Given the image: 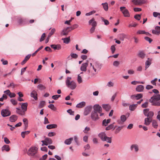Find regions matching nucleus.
Masks as SVG:
<instances>
[{
  "mask_svg": "<svg viewBox=\"0 0 160 160\" xmlns=\"http://www.w3.org/2000/svg\"><path fill=\"white\" fill-rule=\"evenodd\" d=\"M45 138L47 145L48 144H50L52 143V141L51 138Z\"/></svg>",
  "mask_w": 160,
  "mask_h": 160,
  "instance_id": "nucleus-41",
  "label": "nucleus"
},
{
  "mask_svg": "<svg viewBox=\"0 0 160 160\" xmlns=\"http://www.w3.org/2000/svg\"><path fill=\"white\" fill-rule=\"evenodd\" d=\"M70 28V27H68L63 29L61 32V35L67 36L68 34V33L71 31V30H69V29Z\"/></svg>",
  "mask_w": 160,
  "mask_h": 160,
  "instance_id": "nucleus-13",
  "label": "nucleus"
},
{
  "mask_svg": "<svg viewBox=\"0 0 160 160\" xmlns=\"http://www.w3.org/2000/svg\"><path fill=\"white\" fill-rule=\"evenodd\" d=\"M67 112L71 115H74V111H72L71 109H69L67 111Z\"/></svg>",
  "mask_w": 160,
  "mask_h": 160,
  "instance_id": "nucleus-63",
  "label": "nucleus"
},
{
  "mask_svg": "<svg viewBox=\"0 0 160 160\" xmlns=\"http://www.w3.org/2000/svg\"><path fill=\"white\" fill-rule=\"evenodd\" d=\"M134 18L135 19L139 20L141 19V15L140 14L136 15L134 16Z\"/></svg>",
  "mask_w": 160,
  "mask_h": 160,
  "instance_id": "nucleus-57",
  "label": "nucleus"
},
{
  "mask_svg": "<svg viewBox=\"0 0 160 160\" xmlns=\"http://www.w3.org/2000/svg\"><path fill=\"white\" fill-rule=\"evenodd\" d=\"M149 108L144 109L143 110V114L145 116L152 119V118L154 115V113L152 111H149Z\"/></svg>",
  "mask_w": 160,
  "mask_h": 160,
  "instance_id": "nucleus-6",
  "label": "nucleus"
},
{
  "mask_svg": "<svg viewBox=\"0 0 160 160\" xmlns=\"http://www.w3.org/2000/svg\"><path fill=\"white\" fill-rule=\"evenodd\" d=\"M77 81L79 83H81L82 82V78L79 75H78Z\"/></svg>",
  "mask_w": 160,
  "mask_h": 160,
  "instance_id": "nucleus-55",
  "label": "nucleus"
},
{
  "mask_svg": "<svg viewBox=\"0 0 160 160\" xmlns=\"http://www.w3.org/2000/svg\"><path fill=\"white\" fill-rule=\"evenodd\" d=\"M21 104V108L22 110L25 112L27 110V108L28 105V103L27 102H26L22 103Z\"/></svg>",
  "mask_w": 160,
  "mask_h": 160,
  "instance_id": "nucleus-17",
  "label": "nucleus"
},
{
  "mask_svg": "<svg viewBox=\"0 0 160 160\" xmlns=\"http://www.w3.org/2000/svg\"><path fill=\"white\" fill-rule=\"evenodd\" d=\"M123 127H118L116 130L115 133L116 134H117L121 131V130L122 128Z\"/></svg>",
  "mask_w": 160,
  "mask_h": 160,
  "instance_id": "nucleus-47",
  "label": "nucleus"
},
{
  "mask_svg": "<svg viewBox=\"0 0 160 160\" xmlns=\"http://www.w3.org/2000/svg\"><path fill=\"white\" fill-rule=\"evenodd\" d=\"M144 89V87L142 85H139L136 88V90L138 92H142Z\"/></svg>",
  "mask_w": 160,
  "mask_h": 160,
  "instance_id": "nucleus-24",
  "label": "nucleus"
},
{
  "mask_svg": "<svg viewBox=\"0 0 160 160\" xmlns=\"http://www.w3.org/2000/svg\"><path fill=\"white\" fill-rule=\"evenodd\" d=\"M38 149L36 147H31L28 150L27 154L29 156H33L37 153Z\"/></svg>",
  "mask_w": 160,
  "mask_h": 160,
  "instance_id": "nucleus-5",
  "label": "nucleus"
},
{
  "mask_svg": "<svg viewBox=\"0 0 160 160\" xmlns=\"http://www.w3.org/2000/svg\"><path fill=\"white\" fill-rule=\"evenodd\" d=\"M130 148L132 151L133 150V149H134L135 151L136 152H138L139 149L138 146L137 144H133L132 145Z\"/></svg>",
  "mask_w": 160,
  "mask_h": 160,
  "instance_id": "nucleus-18",
  "label": "nucleus"
},
{
  "mask_svg": "<svg viewBox=\"0 0 160 160\" xmlns=\"http://www.w3.org/2000/svg\"><path fill=\"white\" fill-rule=\"evenodd\" d=\"M146 0H133L132 2L135 5H141L145 3Z\"/></svg>",
  "mask_w": 160,
  "mask_h": 160,
  "instance_id": "nucleus-11",
  "label": "nucleus"
},
{
  "mask_svg": "<svg viewBox=\"0 0 160 160\" xmlns=\"http://www.w3.org/2000/svg\"><path fill=\"white\" fill-rule=\"evenodd\" d=\"M45 101H42L40 102L39 107V108H42L44 107V106L45 105Z\"/></svg>",
  "mask_w": 160,
  "mask_h": 160,
  "instance_id": "nucleus-48",
  "label": "nucleus"
},
{
  "mask_svg": "<svg viewBox=\"0 0 160 160\" xmlns=\"http://www.w3.org/2000/svg\"><path fill=\"white\" fill-rule=\"evenodd\" d=\"M23 122L25 124V129H26L28 126V121L27 118H25L23 119Z\"/></svg>",
  "mask_w": 160,
  "mask_h": 160,
  "instance_id": "nucleus-38",
  "label": "nucleus"
},
{
  "mask_svg": "<svg viewBox=\"0 0 160 160\" xmlns=\"http://www.w3.org/2000/svg\"><path fill=\"white\" fill-rule=\"evenodd\" d=\"M120 11L123 13L124 16L125 17H129L130 14L128 9H126L125 7H121L120 8Z\"/></svg>",
  "mask_w": 160,
  "mask_h": 160,
  "instance_id": "nucleus-7",
  "label": "nucleus"
},
{
  "mask_svg": "<svg viewBox=\"0 0 160 160\" xmlns=\"http://www.w3.org/2000/svg\"><path fill=\"white\" fill-rule=\"evenodd\" d=\"M90 69L88 70V72L91 73V76H94L97 74L98 72L100 70L102 67V64L98 61H96L93 63H90Z\"/></svg>",
  "mask_w": 160,
  "mask_h": 160,
  "instance_id": "nucleus-1",
  "label": "nucleus"
},
{
  "mask_svg": "<svg viewBox=\"0 0 160 160\" xmlns=\"http://www.w3.org/2000/svg\"><path fill=\"white\" fill-rule=\"evenodd\" d=\"M4 141L6 143L8 144L10 143V141L6 137L4 138Z\"/></svg>",
  "mask_w": 160,
  "mask_h": 160,
  "instance_id": "nucleus-64",
  "label": "nucleus"
},
{
  "mask_svg": "<svg viewBox=\"0 0 160 160\" xmlns=\"http://www.w3.org/2000/svg\"><path fill=\"white\" fill-rule=\"evenodd\" d=\"M30 132V131H28L25 132H21V135L23 138H24L26 135L28 134Z\"/></svg>",
  "mask_w": 160,
  "mask_h": 160,
  "instance_id": "nucleus-34",
  "label": "nucleus"
},
{
  "mask_svg": "<svg viewBox=\"0 0 160 160\" xmlns=\"http://www.w3.org/2000/svg\"><path fill=\"white\" fill-rule=\"evenodd\" d=\"M107 86L109 87H113L114 86V83L110 81L108 83Z\"/></svg>",
  "mask_w": 160,
  "mask_h": 160,
  "instance_id": "nucleus-56",
  "label": "nucleus"
},
{
  "mask_svg": "<svg viewBox=\"0 0 160 160\" xmlns=\"http://www.w3.org/2000/svg\"><path fill=\"white\" fill-rule=\"evenodd\" d=\"M98 137L103 141H106L109 143L112 142L111 138L107 137L106 134L104 132L100 133L98 134Z\"/></svg>",
  "mask_w": 160,
  "mask_h": 160,
  "instance_id": "nucleus-4",
  "label": "nucleus"
},
{
  "mask_svg": "<svg viewBox=\"0 0 160 160\" xmlns=\"http://www.w3.org/2000/svg\"><path fill=\"white\" fill-rule=\"evenodd\" d=\"M152 119L148 118H145L144 120V124L146 125H149L152 122Z\"/></svg>",
  "mask_w": 160,
  "mask_h": 160,
  "instance_id": "nucleus-21",
  "label": "nucleus"
},
{
  "mask_svg": "<svg viewBox=\"0 0 160 160\" xmlns=\"http://www.w3.org/2000/svg\"><path fill=\"white\" fill-rule=\"evenodd\" d=\"M137 104H132L129 106V109L131 111H134L137 107Z\"/></svg>",
  "mask_w": 160,
  "mask_h": 160,
  "instance_id": "nucleus-35",
  "label": "nucleus"
},
{
  "mask_svg": "<svg viewBox=\"0 0 160 160\" xmlns=\"http://www.w3.org/2000/svg\"><path fill=\"white\" fill-rule=\"evenodd\" d=\"M9 147L8 145H5L2 147V151L5 150L8 152L10 150Z\"/></svg>",
  "mask_w": 160,
  "mask_h": 160,
  "instance_id": "nucleus-28",
  "label": "nucleus"
},
{
  "mask_svg": "<svg viewBox=\"0 0 160 160\" xmlns=\"http://www.w3.org/2000/svg\"><path fill=\"white\" fill-rule=\"evenodd\" d=\"M155 94L151 98L149 101L152 103L153 106H160V94H159L158 91L156 89L152 90Z\"/></svg>",
  "mask_w": 160,
  "mask_h": 160,
  "instance_id": "nucleus-2",
  "label": "nucleus"
},
{
  "mask_svg": "<svg viewBox=\"0 0 160 160\" xmlns=\"http://www.w3.org/2000/svg\"><path fill=\"white\" fill-rule=\"evenodd\" d=\"M16 112L21 115H25V113L23 110H21L20 109L18 108H16Z\"/></svg>",
  "mask_w": 160,
  "mask_h": 160,
  "instance_id": "nucleus-27",
  "label": "nucleus"
},
{
  "mask_svg": "<svg viewBox=\"0 0 160 160\" xmlns=\"http://www.w3.org/2000/svg\"><path fill=\"white\" fill-rule=\"evenodd\" d=\"M37 95V92L35 91H33L31 94V96L33 97L35 100H37L38 99Z\"/></svg>",
  "mask_w": 160,
  "mask_h": 160,
  "instance_id": "nucleus-26",
  "label": "nucleus"
},
{
  "mask_svg": "<svg viewBox=\"0 0 160 160\" xmlns=\"http://www.w3.org/2000/svg\"><path fill=\"white\" fill-rule=\"evenodd\" d=\"M62 40H63V42L66 44L68 43L70 41V37L66 38H62Z\"/></svg>",
  "mask_w": 160,
  "mask_h": 160,
  "instance_id": "nucleus-32",
  "label": "nucleus"
},
{
  "mask_svg": "<svg viewBox=\"0 0 160 160\" xmlns=\"http://www.w3.org/2000/svg\"><path fill=\"white\" fill-rule=\"evenodd\" d=\"M71 78V77H67L66 81V84L67 87L70 88L71 89L73 90L76 87L77 84L73 81H70Z\"/></svg>",
  "mask_w": 160,
  "mask_h": 160,
  "instance_id": "nucleus-3",
  "label": "nucleus"
},
{
  "mask_svg": "<svg viewBox=\"0 0 160 160\" xmlns=\"http://www.w3.org/2000/svg\"><path fill=\"white\" fill-rule=\"evenodd\" d=\"M114 123L112 124L107 127L106 128V130H109L113 128L114 127Z\"/></svg>",
  "mask_w": 160,
  "mask_h": 160,
  "instance_id": "nucleus-43",
  "label": "nucleus"
},
{
  "mask_svg": "<svg viewBox=\"0 0 160 160\" xmlns=\"http://www.w3.org/2000/svg\"><path fill=\"white\" fill-rule=\"evenodd\" d=\"M144 39L146 41H148L149 43H151L152 41V39L147 37H145Z\"/></svg>",
  "mask_w": 160,
  "mask_h": 160,
  "instance_id": "nucleus-54",
  "label": "nucleus"
},
{
  "mask_svg": "<svg viewBox=\"0 0 160 160\" xmlns=\"http://www.w3.org/2000/svg\"><path fill=\"white\" fill-rule=\"evenodd\" d=\"M120 64V62L118 61H115L113 62V65L115 67H118Z\"/></svg>",
  "mask_w": 160,
  "mask_h": 160,
  "instance_id": "nucleus-53",
  "label": "nucleus"
},
{
  "mask_svg": "<svg viewBox=\"0 0 160 160\" xmlns=\"http://www.w3.org/2000/svg\"><path fill=\"white\" fill-rule=\"evenodd\" d=\"M31 56V54H28L27 55L25 58L21 62V64L23 65L25 64L26 62L29 60Z\"/></svg>",
  "mask_w": 160,
  "mask_h": 160,
  "instance_id": "nucleus-20",
  "label": "nucleus"
},
{
  "mask_svg": "<svg viewBox=\"0 0 160 160\" xmlns=\"http://www.w3.org/2000/svg\"><path fill=\"white\" fill-rule=\"evenodd\" d=\"M101 19L104 22V24L105 25H108V24H109V22H108V21L106 20V19H105L103 18L102 17L101 18Z\"/></svg>",
  "mask_w": 160,
  "mask_h": 160,
  "instance_id": "nucleus-51",
  "label": "nucleus"
},
{
  "mask_svg": "<svg viewBox=\"0 0 160 160\" xmlns=\"http://www.w3.org/2000/svg\"><path fill=\"white\" fill-rule=\"evenodd\" d=\"M1 114L3 117H5L10 116L11 112L8 110L3 109L1 111Z\"/></svg>",
  "mask_w": 160,
  "mask_h": 160,
  "instance_id": "nucleus-10",
  "label": "nucleus"
},
{
  "mask_svg": "<svg viewBox=\"0 0 160 160\" xmlns=\"http://www.w3.org/2000/svg\"><path fill=\"white\" fill-rule=\"evenodd\" d=\"M72 140L73 138H70L69 139H66L64 142V143L66 144L69 145L71 143L72 141Z\"/></svg>",
  "mask_w": 160,
  "mask_h": 160,
  "instance_id": "nucleus-31",
  "label": "nucleus"
},
{
  "mask_svg": "<svg viewBox=\"0 0 160 160\" xmlns=\"http://www.w3.org/2000/svg\"><path fill=\"white\" fill-rule=\"evenodd\" d=\"M98 113L95 111H92L91 114V118L94 121H96L99 119Z\"/></svg>",
  "mask_w": 160,
  "mask_h": 160,
  "instance_id": "nucleus-8",
  "label": "nucleus"
},
{
  "mask_svg": "<svg viewBox=\"0 0 160 160\" xmlns=\"http://www.w3.org/2000/svg\"><path fill=\"white\" fill-rule=\"evenodd\" d=\"M18 117L15 115H12L10 117V121L12 122H15L17 120Z\"/></svg>",
  "mask_w": 160,
  "mask_h": 160,
  "instance_id": "nucleus-22",
  "label": "nucleus"
},
{
  "mask_svg": "<svg viewBox=\"0 0 160 160\" xmlns=\"http://www.w3.org/2000/svg\"><path fill=\"white\" fill-rule=\"evenodd\" d=\"M48 107L50 108L52 110L55 111L56 110V108L54 107V105L52 104H50L48 106Z\"/></svg>",
  "mask_w": 160,
  "mask_h": 160,
  "instance_id": "nucleus-46",
  "label": "nucleus"
},
{
  "mask_svg": "<svg viewBox=\"0 0 160 160\" xmlns=\"http://www.w3.org/2000/svg\"><path fill=\"white\" fill-rule=\"evenodd\" d=\"M86 105V102H82L77 104L76 107L78 108H81L84 107Z\"/></svg>",
  "mask_w": 160,
  "mask_h": 160,
  "instance_id": "nucleus-25",
  "label": "nucleus"
},
{
  "mask_svg": "<svg viewBox=\"0 0 160 160\" xmlns=\"http://www.w3.org/2000/svg\"><path fill=\"white\" fill-rule=\"evenodd\" d=\"M78 25L77 24H75L73 25L72 27H70V28H71L72 30L74 29L75 28H76L78 27Z\"/></svg>",
  "mask_w": 160,
  "mask_h": 160,
  "instance_id": "nucleus-61",
  "label": "nucleus"
},
{
  "mask_svg": "<svg viewBox=\"0 0 160 160\" xmlns=\"http://www.w3.org/2000/svg\"><path fill=\"white\" fill-rule=\"evenodd\" d=\"M37 88L41 90L45 89L46 88L45 86L42 84H40L37 86Z\"/></svg>",
  "mask_w": 160,
  "mask_h": 160,
  "instance_id": "nucleus-36",
  "label": "nucleus"
},
{
  "mask_svg": "<svg viewBox=\"0 0 160 160\" xmlns=\"http://www.w3.org/2000/svg\"><path fill=\"white\" fill-rule=\"evenodd\" d=\"M152 125L153 127L155 128H157L158 125L156 121L153 120L152 121Z\"/></svg>",
  "mask_w": 160,
  "mask_h": 160,
  "instance_id": "nucleus-44",
  "label": "nucleus"
},
{
  "mask_svg": "<svg viewBox=\"0 0 160 160\" xmlns=\"http://www.w3.org/2000/svg\"><path fill=\"white\" fill-rule=\"evenodd\" d=\"M94 111L98 113H101L102 112V108L98 104L95 105L93 106Z\"/></svg>",
  "mask_w": 160,
  "mask_h": 160,
  "instance_id": "nucleus-9",
  "label": "nucleus"
},
{
  "mask_svg": "<svg viewBox=\"0 0 160 160\" xmlns=\"http://www.w3.org/2000/svg\"><path fill=\"white\" fill-rule=\"evenodd\" d=\"M102 5L103 6V8L104 10L106 11H107L108 9V4L107 2L105 3H102Z\"/></svg>",
  "mask_w": 160,
  "mask_h": 160,
  "instance_id": "nucleus-37",
  "label": "nucleus"
},
{
  "mask_svg": "<svg viewBox=\"0 0 160 160\" xmlns=\"http://www.w3.org/2000/svg\"><path fill=\"white\" fill-rule=\"evenodd\" d=\"M70 55L72 58L76 59L78 58V55L76 54L71 53Z\"/></svg>",
  "mask_w": 160,
  "mask_h": 160,
  "instance_id": "nucleus-52",
  "label": "nucleus"
},
{
  "mask_svg": "<svg viewBox=\"0 0 160 160\" xmlns=\"http://www.w3.org/2000/svg\"><path fill=\"white\" fill-rule=\"evenodd\" d=\"M90 130V128L89 127H86L84 130L83 131V132L86 134L88 133V132Z\"/></svg>",
  "mask_w": 160,
  "mask_h": 160,
  "instance_id": "nucleus-49",
  "label": "nucleus"
},
{
  "mask_svg": "<svg viewBox=\"0 0 160 160\" xmlns=\"http://www.w3.org/2000/svg\"><path fill=\"white\" fill-rule=\"evenodd\" d=\"M57 127V125L55 124H52L48 125L47 126V128L48 129H51L52 128H56Z\"/></svg>",
  "mask_w": 160,
  "mask_h": 160,
  "instance_id": "nucleus-29",
  "label": "nucleus"
},
{
  "mask_svg": "<svg viewBox=\"0 0 160 160\" xmlns=\"http://www.w3.org/2000/svg\"><path fill=\"white\" fill-rule=\"evenodd\" d=\"M45 37H46L45 33H43L42 34V35L41 36V37L40 38V42H41L43 41L44 40Z\"/></svg>",
  "mask_w": 160,
  "mask_h": 160,
  "instance_id": "nucleus-50",
  "label": "nucleus"
},
{
  "mask_svg": "<svg viewBox=\"0 0 160 160\" xmlns=\"http://www.w3.org/2000/svg\"><path fill=\"white\" fill-rule=\"evenodd\" d=\"M152 33L159 35L160 34V27L157 26L155 27V29L152 30Z\"/></svg>",
  "mask_w": 160,
  "mask_h": 160,
  "instance_id": "nucleus-14",
  "label": "nucleus"
},
{
  "mask_svg": "<svg viewBox=\"0 0 160 160\" xmlns=\"http://www.w3.org/2000/svg\"><path fill=\"white\" fill-rule=\"evenodd\" d=\"M142 93L138 94L136 95V99L137 100L139 99L142 97Z\"/></svg>",
  "mask_w": 160,
  "mask_h": 160,
  "instance_id": "nucleus-45",
  "label": "nucleus"
},
{
  "mask_svg": "<svg viewBox=\"0 0 160 160\" xmlns=\"http://www.w3.org/2000/svg\"><path fill=\"white\" fill-rule=\"evenodd\" d=\"M126 35L124 33L120 34L118 35V37L120 40L123 41L126 37Z\"/></svg>",
  "mask_w": 160,
  "mask_h": 160,
  "instance_id": "nucleus-30",
  "label": "nucleus"
},
{
  "mask_svg": "<svg viewBox=\"0 0 160 160\" xmlns=\"http://www.w3.org/2000/svg\"><path fill=\"white\" fill-rule=\"evenodd\" d=\"M145 31L144 30H139L137 31V33L138 34H145Z\"/></svg>",
  "mask_w": 160,
  "mask_h": 160,
  "instance_id": "nucleus-58",
  "label": "nucleus"
},
{
  "mask_svg": "<svg viewBox=\"0 0 160 160\" xmlns=\"http://www.w3.org/2000/svg\"><path fill=\"white\" fill-rule=\"evenodd\" d=\"M102 107L104 109L107 111H109L111 108L110 106L108 104L103 105Z\"/></svg>",
  "mask_w": 160,
  "mask_h": 160,
  "instance_id": "nucleus-33",
  "label": "nucleus"
},
{
  "mask_svg": "<svg viewBox=\"0 0 160 160\" xmlns=\"http://www.w3.org/2000/svg\"><path fill=\"white\" fill-rule=\"evenodd\" d=\"M26 22V19L22 18H19L18 19V22L19 24L24 23Z\"/></svg>",
  "mask_w": 160,
  "mask_h": 160,
  "instance_id": "nucleus-40",
  "label": "nucleus"
},
{
  "mask_svg": "<svg viewBox=\"0 0 160 160\" xmlns=\"http://www.w3.org/2000/svg\"><path fill=\"white\" fill-rule=\"evenodd\" d=\"M153 15L154 17H158V18L160 19V13L154 12L153 13Z\"/></svg>",
  "mask_w": 160,
  "mask_h": 160,
  "instance_id": "nucleus-42",
  "label": "nucleus"
},
{
  "mask_svg": "<svg viewBox=\"0 0 160 160\" xmlns=\"http://www.w3.org/2000/svg\"><path fill=\"white\" fill-rule=\"evenodd\" d=\"M138 56L140 58L143 59L145 56V54L142 52H141L138 54Z\"/></svg>",
  "mask_w": 160,
  "mask_h": 160,
  "instance_id": "nucleus-39",
  "label": "nucleus"
},
{
  "mask_svg": "<svg viewBox=\"0 0 160 160\" xmlns=\"http://www.w3.org/2000/svg\"><path fill=\"white\" fill-rule=\"evenodd\" d=\"M152 59V58H148V60H147L145 62V69L146 70L149 66L151 65V62Z\"/></svg>",
  "mask_w": 160,
  "mask_h": 160,
  "instance_id": "nucleus-16",
  "label": "nucleus"
},
{
  "mask_svg": "<svg viewBox=\"0 0 160 160\" xmlns=\"http://www.w3.org/2000/svg\"><path fill=\"white\" fill-rule=\"evenodd\" d=\"M89 24H91L92 27H95L97 26V22L95 21L93 18L89 21Z\"/></svg>",
  "mask_w": 160,
  "mask_h": 160,
  "instance_id": "nucleus-19",
  "label": "nucleus"
},
{
  "mask_svg": "<svg viewBox=\"0 0 160 160\" xmlns=\"http://www.w3.org/2000/svg\"><path fill=\"white\" fill-rule=\"evenodd\" d=\"M96 12V11L93 10L92 11L88 13H86L85 14L86 16H90L92 15V14H94Z\"/></svg>",
  "mask_w": 160,
  "mask_h": 160,
  "instance_id": "nucleus-59",
  "label": "nucleus"
},
{
  "mask_svg": "<svg viewBox=\"0 0 160 160\" xmlns=\"http://www.w3.org/2000/svg\"><path fill=\"white\" fill-rule=\"evenodd\" d=\"M92 109V107L91 106H88L85 108L84 112V115H87L89 114Z\"/></svg>",
  "mask_w": 160,
  "mask_h": 160,
  "instance_id": "nucleus-12",
  "label": "nucleus"
},
{
  "mask_svg": "<svg viewBox=\"0 0 160 160\" xmlns=\"http://www.w3.org/2000/svg\"><path fill=\"white\" fill-rule=\"evenodd\" d=\"M51 47L54 49V50L57 49V50H60L61 48V46L60 45L58 44V45H51Z\"/></svg>",
  "mask_w": 160,
  "mask_h": 160,
  "instance_id": "nucleus-23",
  "label": "nucleus"
},
{
  "mask_svg": "<svg viewBox=\"0 0 160 160\" xmlns=\"http://www.w3.org/2000/svg\"><path fill=\"white\" fill-rule=\"evenodd\" d=\"M148 102H146L142 105V107L143 108H146L148 107Z\"/></svg>",
  "mask_w": 160,
  "mask_h": 160,
  "instance_id": "nucleus-62",
  "label": "nucleus"
},
{
  "mask_svg": "<svg viewBox=\"0 0 160 160\" xmlns=\"http://www.w3.org/2000/svg\"><path fill=\"white\" fill-rule=\"evenodd\" d=\"M88 65V62L83 63L81 67V70L82 71H86L87 70V68Z\"/></svg>",
  "mask_w": 160,
  "mask_h": 160,
  "instance_id": "nucleus-15",
  "label": "nucleus"
},
{
  "mask_svg": "<svg viewBox=\"0 0 160 160\" xmlns=\"http://www.w3.org/2000/svg\"><path fill=\"white\" fill-rule=\"evenodd\" d=\"M121 119L122 122H125L126 119V118L125 116L124 115H122L121 116Z\"/></svg>",
  "mask_w": 160,
  "mask_h": 160,
  "instance_id": "nucleus-60",
  "label": "nucleus"
}]
</instances>
